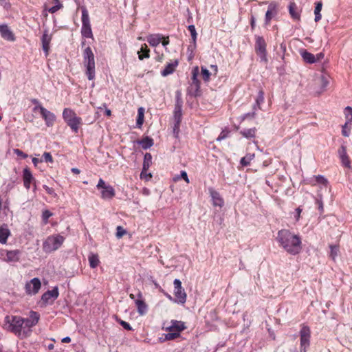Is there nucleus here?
Masks as SVG:
<instances>
[{
    "label": "nucleus",
    "instance_id": "nucleus-28",
    "mask_svg": "<svg viewBox=\"0 0 352 352\" xmlns=\"http://www.w3.org/2000/svg\"><path fill=\"white\" fill-rule=\"evenodd\" d=\"M151 161H152V156H151V153H146L144 155L142 171L140 174V177L142 179H143V175L144 174V172H146L147 170L148 169L149 166H151Z\"/></svg>",
    "mask_w": 352,
    "mask_h": 352
},
{
    "label": "nucleus",
    "instance_id": "nucleus-46",
    "mask_svg": "<svg viewBox=\"0 0 352 352\" xmlns=\"http://www.w3.org/2000/svg\"><path fill=\"white\" fill-rule=\"evenodd\" d=\"M230 131L228 129H224L217 138V141H221L229 136Z\"/></svg>",
    "mask_w": 352,
    "mask_h": 352
},
{
    "label": "nucleus",
    "instance_id": "nucleus-62",
    "mask_svg": "<svg viewBox=\"0 0 352 352\" xmlns=\"http://www.w3.org/2000/svg\"><path fill=\"white\" fill-rule=\"evenodd\" d=\"M314 14H315V19H314L315 21L316 22L319 21L322 18V15H321L320 12L315 13Z\"/></svg>",
    "mask_w": 352,
    "mask_h": 352
},
{
    "label": "nucleus",
    "instance_id": "nucleus-16",
    "mask_svg": "<svg viewBox=\"0 0 352 352\" xmlns=\"http://www.w3.org/2000/svg\"><path fill=\"white\" fill-rule=\"evenodd\" d=\"M58 289L55 287L52 290L45 292L41 296V300L45 304H52L58 297Z\"/></svg>",
    "mask_w": 352,
    "mask_h": 352
},
{
    "label": "nucleus",
    "instance_id": "nucleus-21",
    "mask_svg": "<svg viewBox=\"0 0 352 352\" xmlns=\"http://www.w3.org/2000/svg\"><path fill=\"white\" fill-rule=\"evenodd\" d=\"M199 74V67H195L193 68L192 71V87H195V96L198 95V92H199L201 82L197 78V76Z\"/></svg>",
    "mask_w": 352,
    "mask_h": 352
},
{
    "label": "nucleus",
    "instance_id": "nucleus-3",
    "mask_svg": "<svg viewBox=\"0 0 352 352\" xmlns=\"http://www.w3.org/2000/svg\"><path fill=\"white\" fill-rule=\"evenodd\" d=\"M63 118L73 132L78 133L82 124V118L77 116L73 109L65 108L63 111Z\"/></svg>",
    "mask_w": 352,
    "mask_h": 352
},
{
    "label": "nucleus",
    "instance_id": "nucleus-63",
    "mask_svg": "<svg viewBox=\"0 0 352 352\" xmlns=\"http://www.w3.org/2000/svg\"><path fill=\"white\" fill-rule=\"evenodd\" d=\"M62 342L63 343H69L71 342V338L69 336H66L62 339Z\"/></svg>",
    "mask_w": 352,
    "mask_h": 352
},
{
    "label": "nucleus",
    "instance_id": "nucleus-8",
    "mask_svg": "<svg viewBox=\"0 0 352 352\" xmlns=\"http://www.w3.org/2000/svg\"><path fill=\"white\" fill-rule=\"evenodd\" d=\"M267 44L264 38L261 36H255V51L262 60L267 61Z\"/></svg>",
    "mask_w": 352,
    "mask_h": 352
},
{
    "label": "nucleus",
    "instance_id": "nucleus-27",
    "mask_svg": "<svg viewBox=\"0 0 352 352\" xmlns=\"http://www.w3.org/2000/svg\"><path fill=\"white\" fill-rule=\"evenodd\" d=\"M162 39V35L160 34H150L147 36V42L153 47L158 45Z\"/></svg>",
    "mask_w": 352,
    "mask_h": 352
},
{
    "label": "nucleus",
    "instance_id": "nucleus-29",
    "mask_svg": "<svg viewBox=\"0 0 352 352\" xmlns=\"http://www.w3.org/2000/svg\"><path fill=\"white\" fill-rule=\"evenodd\" d=\"M300 55L303 60L307 63L311 64L316 62V56L313 54L307 52V50H303L300 52Z\"/></svg>",
    "mask_w": 352,
    "mask_h": 352
},
{
    "label": "nucleus",
    "instance_id": "nucleus-59",
    "mask_svg": "<svg viewBox=\"0 0 352 352\" xmlns=\"http://www.w3.org/2000/svg\"><path fill=\"white\" fill-rule=\"evenodd\" d=\"M302 210V208H300V207H298L296 209V214L295 215L296 221H298L300 219Z\"/></svg>",
    "mask_w": 352,
    "mask_h": 352
},
{
    "label": "nucleus",
    "instance_id": "nucleus-64",
    "mask_svg": "<svg viewBox=\"0 0 352 352\" xmlns=\"http://www.w3.org/2000/svg\"><path fill=\"white\" fill-rule=\"evenodd\" d=\"M197 36V34L191 35L192 42L193 43L195 46L196 45Z\"/></svg>",
    "mask_w": 352,
    "mask_h": 352
},
{
    "label": "nucleus",
    "instance_id": "nucleus-23",
    "mask_svg": "<svg viewBox=\"0 0 352 352\" xmlns=\"http://www.w3.org/2000/svg\"><path fill=\"white\" fill-rule=\"evenodd\" d=\"M0 34L7 41H14L15 40L14 34L6 25H0Z\"/></svg>",
    "mask_w": 352,
    "mask_h": 352
},
{
    "label": "nucleus",
    "instance_id": "nucleus-45",
    "mask_svg": "<svg viewBox=\"0 0 352 352\" xmlns=\"http://www.w3.org/2000/svg\"><path fill=\"white\" fill-rule=\"evenodd\" d=\"M314 179L315 182L312 184V185H315L316 184H320L324 186H327L328 183L327 179L322 175L314 176Z\"/></svg>",
    "mask_w": 352,
    "mask_h": 352
},
{
    "label": "nucleus",
    "instance_id": "nucleus-57",
    "mask_svg": "<svg viewBox=\"0 0 352 352\" xmlns=\"http://www.w3.org/2000/svg\"><path fill=\"white\" fill-rule=\"evenodd\" d=\"M250 27L252 31H254L256 28V19L254 15H251L250 17Z\"/></svg>",
    "mask_w": 352,
    "mask_h": 352
},
{
    "label": "nucleus",
    "instance_id": "nucleus-49",
    "mask_svg": "<svg viewBox=\"0 0 352 352\" xmlns=\"http://www.w3.org/2000/svg\"><path fill=\"white\" fill-rule=\"evenodd\" d=\"M49 240L51 242H56V243L63 242V241L65 240V238L61 235L56 234V235L52 236V237H50Z\"/></svg>",
    "mask_w": 352,
    "mask_h": 352
},
{
    "label": "nucleus",
    "instance_id": "nucleus-17",
    "mask_svg": "<svg viewBox=\"0 0 352 352\" xmlns=\"http://www.w3.org/2000/svg\"><path fill=\"white\" fill-rule=\"evenodd\" d=\"M186 329V327L185 325V322L179 320H172L170 321V325L166 327L165 330L166 331H174L180 334V333Z\"/></svg>",
    "mask_w": 352,
    "mask_h": 352
},
{
    "label": "nucleus",
    "instance_id": "nucleus-6",
    "mask_svg": "<svg viewBox=\"0 0 352 352\" xmlns=\"http://www.w3.org/2000/svg\"><path fill=\"white\" fill-rule=\"evenodd\" d=\"M300 352H307V349L310 345L311 331L308 326L302 325L300 330Z\"/></svg>",
    "mask_w": 352,
    "mask_h": 352
},
{
    "label": "nucleus",
    "instance_id": "nucleus-2",
    "mask_svg": "<svg viewBox=\"0 0 352 352\" xmlns=\"http://www.w3.org/2000/svg\"><path fill=\"white\" fill-rule=\"evenodd\" d=\"M83 63L86 67V75L89 80L95 78L94 54L90 47H87L83 51Z\"/></svg>",
    "mask_w": 352,
    "mask_h": 352
},
{
    "label": "nucleus",
    "instance_id": "nucleus-9",
    "mask_svg": "<svg viewBox=\"0 0 352 352\" xmlns=\"http://www.w3.org/2000/svg\"><path fill=\"white\" fill-rule=\"evenodd\" d=\"M174 295L175 302L180 304H184L186 301V294L182 287V282L179 279H175L174 282Z\"/></svg>",
    "mask_w": 352,
    "mask_h": 352
},
{
    "label": "nucleus",
    "instance_id": "nucleus-61",
    "mask_svg": "<svg viewBox=\"0 0 352 352\" xmlns=\"http://www.w3.org/2000/svg\"><path fill=\"white\" fill-rule=\"evenodd\" d=\"M162 45L164 46H166V45H168L169 44L170 41H169V37L168 36L164 37L162 36Z\"/></svg>",
    "mask_w": 352,
    "mask_h": 352
},
{
    "label": "nucleus",
    "instance_id": "nucleus-15",
    "mask_svg": "<svg viewBox=\"0 0 352 352\" xmlns=\"http://www.w3.org/2000/svg\"><path fill=\"white\" fill-rule=\"evenodd\" d=\"M208 192L211 197L213 206L222 208L224 206V199L218 191L210 187L208 188Z\"/></svg>",
    "mask_w": 352,
    "mask_h": 352
},
{
    "label": "nucleus",
    "instance_id": "nucleus-32",
    "mask_svg": "<svg viewBox=\"0 0 352 352\" xmlns=\"http://www.w3.org/2000/svg\"><path fill=\"white\" fill-rule=\"evenodd\" d=\"M88 260L89 263V266L91 268H96L100 263L98 256L96 254L90 252L88 255Z\"/></svg>",
    "mask_w": 352,
    "mask_h": 352
},
{
    "label": "nucleus",
    "instance_id": "nucleus-18",
    "mask_svg": "<svg viewBox=\"0 0 352 352\" xmlns=\"http://www.w3.org/2000/svg\"><path fill=\"white\" fill-rule=\"evenodd\" d=\"M138 298L135 300V304L140 315L143 316L147 312L148 307L142 298V294L138 291L137 294Z\"/></svg>",
    "mask_w": 352,
    "mask_h": 352
},
{
    "label": "nucleus",
    "instance_id": "nucleus-5",
    "mask_svg": "<svg viewBox=\"0 0 352 352\" xmlns=\"http://www.w3.org/2000/svg\"><path fill=\"white\" fill-rule=\"evenodd\" d=\"M82 36L85 38H93V33L91 28V23L89 16V13L85 7H82Z\"/></svg>",
    "mask_w": 352,
    "mask_h": 352
},
{
    "label": "nucleus",
    "instance_id": "nucleus-35",
    "mask_svg": "<svg viewBox=\"0 0 352 352\" xmlns=\"http://www.w3.org/2000/svg\"><path fill=\"white\" fill-rule=\"evenodd\" d=\"M144 149H147L153 145V140L148 136L142 138L138 142Z\"/></svg>",
    "mask_w": 352,
    "mask_h": 352
},
{
    "label": "nucleus",
    "instance_id": "nucleus-24",
    "mask_svg": "<svg viewBox=\"0 0 352 352\" xmlns=\"http://www.w3.org/2000/svg\"><path fill=\"white\" fill-rule=\"evenodd\" d=\"M179 61L177 60H174L171 63H168L165 68L161 72V74L162 76H167L170 74H172L175 71L176 67L178 66Z\"/></svg>",
    "mask_w": 352,
    "mask_h": 352
},
{
    "label": "nucleus",
    "instance_id": "nucleus-39",
    "mask_svg": "<svg viewBox=\"0 0 352 352\" xmlns=\"http://www.w3.org/2000/svg\"><path fill=\"white\" fill-rule=\"evenodd\" d=\"M61 243H43V250L46 252L56 250L60 247Z\"/></svg>",
    "mask_w": 352,
    "mask_h": 352
},
{
    "label": "nucleus",
    "instance_id": "nucleus-41",
    "mask_svg": "<svg viewBox=\"0 0 352 352\" xmlns=\"http://www.w3.org/2000/svg\"><path fill=\"white\" fill-rule=\"evenodd\" d=\"M264 91L262 89L258 91V96L255 99L258 109H261V104L264 102Z\"/></svg>",
    "mask_w": 352,
    "mask_h": 352
},
{
    "label": "nucleus",
    "instance_id": "nucleus-11",
    "mask_svg": "<svg viewBox=\"0 0 352 352\" xmlns=\"http://www.w3.org/2000/svg\"><path fill=\"white\" fill-rule=\"evenodd\" d=\"M35 109H38L40 113L45 120V124L47 126H52L56 120V116L54 113L48 111L47 109L43 107L42 105H38L34 108Z\"/></svg>",
    "mask_w": 352,
    "mask_h": 352
},
{
    "label": "nucleus",
    "instance_id": "nucleus-47",
    "mask_svg": "<svg viewBox=\"0 0 352 352\" xmlns=\"http://www.w3.org/2000/svg\"><path fill=\"white\" fill-rule=\"evenodd\" d=\"M52 216V213L48 210H45L43 212L42 219H43V222L45 225L48 223V219Z\"/></svg>",
    "mask_w": 352,
    "mask_h": 352
},
{
    "label": "nucleus",
    "instance_id": "nucleus-58",
    "mask_svg": "<svg viewBox=\"0 0 352 352\" xmlns=\"http://www.w3.org/2000/svg\"><path fill=\"white\" fill-rule=\"evenodd\" d=\"M181 177L188 184L190 182H189V179L188 177V175L186 173V172L185 170H182L181 171Z\"/></svg>",
    "mask_w": 352,
    "mask_h": 352
},
{
    "label": "nucleus",
    "instance_id": "nucleus-33",
    "mask_svg": "<svg viewBox=\"0 0 352 352\" xmlns=\"http://www.w3.org/2000/svg\"><path fill=\"white\" fill-rule=\"evenodd\" d=\"M179 333L174 331H168L167 333H164L162 337L160 338L161 342H164L166 340H173L177 338H179Z\"/></svg>",
    "mask_w": 352,
    "mask_h": 352
},
{
    "label": "nucleus",
    "instance_id": "nucleus-19",
    "mask_svg": "<svg viewBox=\"0 0 352 352\" xmlns=\"http://www.w3.org/2000/svg\"><path fill=\"white\" fill-rule=\"evenodd\" d=\"M21 255V252L18 250H1V256H6V258L5 260L8 262H16L19 260Z\"/></svg>",
    "mask_w": 352,
    "mask_h": 352
},
{
    "label": "nucleus",
    "instance_id": "nucleus-13",
    "mask_svg": "<svg viewBox=\"0 0 352 352\" xmlns=\"http://www.w3.org/2000/svg\"><path fill=\"white\" fill-rule=\"evenodd\" d=\"M23 186L25 189L29 190L30 188V185H34V191L36 190V186L35 184L36 180L34 177L32 173H31L29 168L26 167L23 170Z\"/></svg>",
    "mask_w": 352,
    "mask_h": 352
},
{
    "label": "nucleus",
    "instance_id": "nucleus-54",
    "mask_svg": "<svg viewBox=\"0 0 352 352\" xmlns=\"http://www.w3.org/2000/svg\"><path fill=\"white\" fill-rule=\"evenodd\" d=\"M322 2L321 1H318L316 3V7H315V10H314V14L315 13L320 12L321 10H322Z\"/></svg>",
    "mask_w": 352,
    "mask_h": 352
},
{
    "label": "nucleus",
    "instance_id": "nucleus-37",
    "mask_svg": "<svg viewBox=\"0 0 352 352\" xmlns=\"http://www.w3.org/2000/svg\"><path fill=\"white\" fill-rule=\"evenodd\" d=\"M256 129L252 128L240 131V134L247 139L254 138L256 136Z\"/></svg>",
    "mask_w": 352,
    "mask_h": 352
},
{
    "label": "nucleus",
    "instance_id": "nucleus-53",
    "mask_svg": "<svg viewBox=\"0 0 352 352\" xmlns=\"http://www.w3.org/2000/svg\"><path fill=\"white\" fill-rule=\"evenodd\" d=\"M256 116V113L255 111L247 113L242 116V120H244L248 118L254 119L255 118Z\"/></svg>",
    "mask_w": 352,
    "mask_h": 352
},
{
    "label": "nucleus",
    "instance_id": "nucleus-26",
    "mask_svg": "<svg viewBox=\"0 0 352 352\" xmlns=\"http://www.w3.org/2000/svg\"><path fill=\"white\" fill-rule=\"evenodd\" d=\"M51 39V36H50L47 32H45L41 38L43 50L46 56L49 54Z\"/></svg>",
    "mask_w": 352,
    "mask_h": 352
},
{
    "label": "nucleus",
    "instance_id": "nucleus-7",
    "mask_svg": "<svg viewBox=\"0 0 352 352\" xmlns=\"http://www.w3.org/2000/svg\"><path fill=\"white\" fill-rule=\"evenodd\" d=\"M96 188L98 190L101 189V198L103 199H111L116 195L114 188L110 185H107L101 178L99 179Z\"/></svg>",
    "mask_w": 352,
    "mask_h": 352
},
{
    "label": "nucleus",
    "instance_id": "nucleus-1",
    "mask_svg": "<svg viewBox=\"0 0 352 352\" xmlns=\"http://www.w3.org/2000/svg\"><path fill=\"white\" fill-rule=\"evenodd\" d=\"M40 314L34 311L30 312L28 318L8 315L4 318L2 327L19 339H25L30 336L32 328L38 324Z\"/></svg>",
    "mask_w": 352,
    "mask_h": 352
},
{
    "label": "nucleus",
    "instance_id": "nucleus-52",
    "mask_svg": "<svg viewBox=\"0 0 352 352\" xmlns=\"http://www.w3.org/2000/svg\"><path fill=\"white\" fill-rule=\"evenodd\" d=\"M118 322L124 329L129 330V331L132 330L131 326L127 322H125V321L122 320H119Z\"/></svg>",
    "mask_w": 352,
    "mask_h": 352
},
{
    "label": "nucleus",
    "instance_id": "nucleus-10",
    "mask_svg": "<svg viewBox=\"0 0 352 352\" xmlns=\"http://www.w3.org/2000/svg\"><path fill=\"white\" fill-rule=\"evenodd\" d=\"M278 14V3L276 1H272L267 8L265 16L264 26L267 27L270 25L272 19Z\"/></svg>",
    "mask_w": 352,
    "mask_h": 352
},
{
    "label": "nucleus",
    "instance_id": "nucleus-40",
    "mask_svg": "<svg viewBox=\"0 0 352 352\" xmlns=\"http://www.w3.org/2000/svg\"><path fill=\"white\" fill-rule=\"evenodd\" d=\"M344 113L345 116L346 124H352V107L348 106L344 109Z\"/></svg>",
    "mask_w": 352,
    "mask_h": 352
},
{
    "label": "nucleus",
    "instance_id": "nucleus-25",
    "mask_svg": "<svg viewBox=\"0 0 352 352\" xmlns=\"http://www.w3.org/2000/svg\"><path fill=\"white\" fill-rule=\"evenodd\" d=\"M49 3L54 4V6L47 8V6L45 5V10H47L51 14H54L63 8V5L60 2V0H49Z\"/></svg>",
    "mask_w": 352,
    "mask_h": 352
},
{
    "label": "nucleus",
    "instance_id": "nucleus-4",
    "mask_svg": "<svg viewBox=\"0 0 352 352\" xmlns=\"http://www.w3.org/2000/svg\"><path fill=\"white\" fill-rule=\"evenodd\" d=\"M182 106H183V100L182 98V94L180 91L176 92L175 96V109H174V118H175V126H174V131L179 130V125L182 121Z\"/></svg>",
    "mask_w": 352,
    "mask_h": 352
},
{
    "label": "nucleus",
    "instance_id": "nucleus-48",
    "mask_svg": "<svg viewBox=\"0 0 352 352\" xmlns=\"http://www.w3.org/2000/svg\"><path fill=\"white\" fill-rule=\"evenodd\" d=\"M349 126H351V125L349 124ZM350 131H351V127L350 126L349 127V124H346V123L345 122V124L342 126V135L344 137H349Z\"/></svg>",
    "mask_w": 352,
    "mask_h": 352
},
{
    "label": "nucleus",
    "instance_id": "nucleus-36",
    "mask_svg": "<svg viewBox=\"0 0 352 352\" xmlns=\"http://www.w3.org/2000/svg\"><path fill=\"white\" fill-rule=\"evenodd\" d=\"M144 121V109L140 107L138 109V117L136 120V124L138 128H141Z\"/></svg>",
    "mask_w": 352,
    "mask_h": 352
},
{
    "label": "nucleus",
    "instance_id": "nucleus-60",
    "mask_svg": "<svg viewBox=\"0 0 352 352\" xmlns=\"http://www.w3.org/2000/svg\"><path fill=\"white\" fill-rule=\"evenodd\" d=\"M188 30L190 32V35L197 34L196 29L194 25H190L188 27Z\"/></svg>",
    "mask_w": 352,
    "mask_h": 352
},
{
    "label": "nucleus",
    "instance_id": "nucleus-56",
    "mask_svg": "<svg viewBox=\"0 0 352 352\" xmlns=\"http://www.w3.org/2000/svg\"><path fill=\"white\" fill-rule=\"evenodd\" d=\"M43 188L45 189L47 194L51 195H56L54 192V190L52 188H50L46 185H43Z\"/></svg>",
    "mask_w": 352,
    "mask_h": 352
},
{
    "label": "nucleus",
    "instance_id": "nucleus-42",
    "mask_svg": "<svg viewBox=\"0 0 352 352\" xmlns=\"http://www.w3.org/2000/svg\"><path fill=\"white\" fill-rule=\"evenodd\" d=\"M319 81L322 89L324 91L329 84V77L326 75H321Z\"/></svg>",
    "mask_w": 352,
    "mask_h": 352
},
{
    "label": "nucleus",
    "instance_id": "nucleus-31",
    "mask_svg": "<svg viewBox=\"0 0 352 352\" xmlns=\"http://www.w3.org/2000/svg\"><path fill=\"white\" fill-rule=\"evenodd\" d=\"M10 234V232L7 225L0 226V242H6Z\"/></svg>",
    "mask_w": 352,
    "mask_h": 352
},
{
    "label": "nucleus",
    "instance_id": "nucleus-43",
    "mask_svg": "<svg viewBox=\"0 0 352 352\" xmlns=\"http://www.w3.org/2000/svg\"><path fill=\"white\" fill-rule=\"evenodd\" d=\"M330 248V256L334 261L338 256L339 252V245L333 244L329 246Z\"/></svg>",
    "mask_w": 352,
    "mask_h": 352
},
{
    "label": "nucleus",
    "instance_id": "nucleus-44",
    "mask_svg": "<svg viewBox=\"0 0 352 352\" xmlns=\"http://www.w3.org/2000/svg\"><path fill=\"white\" fill-rule=\"evenodd\" d=\"M201 76L205 82H208L210 79L211 73L206 67H201Z\"/></svg>",
    "mask_w": 352,
    "mask_h": 352
},
{
    "label": "nucleus",
    "instance_id": "nucleus-51",
    "mask_svg": "<svg viewBox=\"0 0 352 352\" xmlns=\"http://www.w3.org/2000/svg\"><path fill=\"white\" fill-rule=\"evenodd\" d=\"M43 157L46 162H50L52 163L54 162L53 157L50 153L45 152L43 155Z\"/></svg>",
    "mask_w": 352,
    "mask_h": 352
},
{
    "label": "nucleus",
    "instance_id": "nucleus-22",
    "mask_svg": "<svg viewBox=\"0 0 352 352\" xmlns=\"http://www.w3.org/2000/svg\"><path fill=\"white\" fill-rule=\"evenodd\" d=\"M289 13L292 19L294 21L300 20V11L295 2H290L288 6Z\"/></svg>",
    "mask_w": 352,
    "mask_h": 352
},
{
    "label": "nucleus",
    "instance_id": "nucleus-38",
    "mask_svg": "<svg viewBox=\"0 0 352 352\" xmlns=\"http://www.w3.org/2000/svg\"><path fill=\"white\" fill-rule=\"evenodd\" d=\"M254 154L248 153L241 159L240 164L243 166H248L250 164V162L254 159Z\"/></svg>",
    "mask_w": 352,
    "mask_h": 352
},
{
    "label": "nucleus",
    "instance_id": "nucleus-30",
    "mask_svg": "<svg viewBox=\"0 0 352 352\" xmlns=\"http://www.w3.org/2000/svg\"><path fill=\"white\" fill-rule=\"evenodd\" d=\"M138 58L141 60L150 57V50L148 48L146 44L142 45L140 51H138Z\"/></svg>",
    "mask_w": 352,
    "mask_h": 352
},
{
    "label": "nucleus",
    "instance_id": "nucleus-12",
    "mask_svg": "<svg viewBox=\"0 0 352 352\" xmlns=\"http://www.w3.org/2000/svg\"><path fill=\"white\" fill-rule=\"evenodd\" d=\"M279 242H300V237L297 234L292 233L288 230H281L278 232Z\"/></svg>",
    "mask_w": 352,
    "mask_h": 352
},
{
    "label": "nucleus",
    "instance_id": "nucleus-55",
    "mask_svg": "<svg viewBox=\"0 0 352 352\" xmlns=\"http://www.w3.org/2000/svg\"><path fill=\"white\" fill-rule=\"evenodd\" d=\"M14 153L17 155L18 156H20V157H22L23 158H26L28 157V155L24 153L22 151H21L20 149H18V148H16V149H14Z\"/></svg>",
    "mask_w": 352,
    "mask_h": 352
},
{
    "label": "nucleus",
    "instance_id": "nucleus-14",
    "mask_svg": "<svg viewBox=\"0 0 352 352\" xmlns=\"http://www.w3.org/2000/svg\"><path fill=\"white\" fill-rule=\"evenodd\" d=\"M41 287V283L39 278H34L25 286V292L28 294L34 295L38 292Z\"/></svg>",
    "mask_w": 352,
    "mask_h": 352
},
{
    "label": "nucleus",
    "instance_id": "nucleus-34",
    "mask_svg": "<svg viewBox=\"0 0 352 352\" xmlns=\"http://www.w3.org/2000/svg\"><path fill=\"white\" fill-rule=\"evenodd\" d=\"M342 151L340 154L342 164L344 166L350 168H351V161L349 160V157L346 154L345 148L342 146Z\"/></svg>",
    "mask_w": 352,
    "mask_h": 352
},
{
    "label": "nucleus",
    "instance_id": "nucleus-50",
    "mask_svg": "<svg viewBox=\"0 0 352 352\" xmlns=\"http://www.w3.org/2000/svg\"><path fill=\"white\" fill-rule=\"evenodd\" d=\"M126 233V231L125 229H124L122 226H118L116 228V236L120 239L123 235H124Z\"/></svg>",
    "mask_w": 352,
    "mask_h": 352
},
{
    "label": "nucleus",
    "instance_id": "nucleus-20",
    "mask_svg": "<svg viewBox=\"0 0 352 352\" xmlns=\"http://www.w3.org/2000/svg\"><path fill=\"white\" fill-rule=\"evenodd\" d=\"M283 249L289 254L295 255L298 254L301 249V243H280Z\"/></svg>",
    "mask_w": 352,
    "mask_h": 352
}]
</instances>
